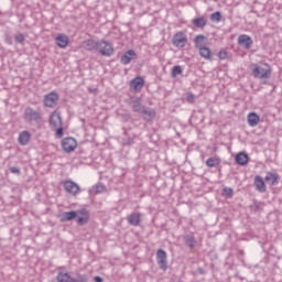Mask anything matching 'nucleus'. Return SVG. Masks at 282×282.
Listing matches in <instances>:
<instances>
[{"instance_id":"f257e3e1","label":"nucleus","mask_w":282,"mask_h":282,"mask_svg":"<svg viewBox=\"0 0 282 282\" xmlns=\"http://www.w3.org/2000/svg\"><path fill=\"white\" fill-rule=\"evenodd\" d=\"M252 74L254 78H270L272 76V67L269 66L268 63L263 64H254L252 68Z\"/></svg>"},{"instance_id":"f03ea898","label":"nucleus","mask_w":282,"mask_h":282,"mask_svg":"<svg viewBox=\"0 0 282 282\" xmlns=\"http://www.w3.org/2000/svg\"><path fill=\"white\" fill-rule=\"evenodd\" d=\"M97 52L101 54V56H113V44L106 40H101L97 42Z\"/></svg>"},{"instance_id":"7ed1b4c3","label":"nucleus","mask_w":282,"mask_h":282,"mask_svg":"<svg viewBox=\"0 0 282 282\" xmlns=\"http://www.w3.org/2000/svg\"><path fill=\"white\" fill-rule=\"evenodd\" d=\"M57 282H87L89 281V278H87V274H78L77 280L72 278L69 273L59 272L56 276Z\"/></svg>"},{"instance_id":"20e7f679","label":"nucleus","mask_w":282,"mask_h":282,"mask_svg":"<svg viewBox=\"0 0 282 282\" xmlns=\"http://www.w3.org/2000/svg\"><path fill=\"white\" fill-rule=\"evenodd\" d=\"M76 147H78V142L72 137L64 138L62 140V149L65 153H72L76 151Z\"/></svg>"},{"instance_id":"39448f33","label":"nucleus","mask_w":282,"mask_h":282,"mask_svg":"<svg viewBox=\"0 0 282 282\" xmlns=\"http://www.w3.org/2000/svg\"><path fill=\"white\" fill-rule=\"evenodd\" d=\"M156 263H158L160 270H163L164 272H166V270H169V261L166 260V251H164L163 249H159L156 251Z\"/></svg>"},{"instance_id":"423d86ee","label":"nucleus","mask_w":282,"mask_h":282,"mask_svg":"<svg viewBox=\"0 0 282 282\" xmlns=\"http://www.w3.org/2000/svg\"><path fill=\"white\" fill-rule=\"evenodd\" d=\"M64 191L73 197H76L80 193V186L74 181H64L63 182Z\"/></svg>"},{"instance_id":"0eeeda50","label":"nucleus","mask_w":282,"mask_h":282,"mask_svg":"<svg viewBox=\"0 0 282 282\" xmlns=\"http://www.w3.org/2000/svg\"><path fill=\"white\" fill-rule=\"evenodd\" d=\"M56 105H58V94L52 91L44 96V107H50L51 109H54Z\"/></svg>"},{"instance_id":"6e6552de","label":"nucleus","mask_w":282,"mask_h":282,"mask_svg":"<svg viewBox=\"0 0 282 282\" xmlns=\"http://www.w3.org/2000/svg\"><path fill=\"white\" fill-rule=\"evenodd\" d=\"M172 43L175 47H186L188 39L186 37V35H184L183 32H177L176 34H174Z\"/></svg>"},{"instance_id":"1a4fd4ad","label":"nucleus","mask_w":282,"mask_h":282,"mask_svg":"<svg viewBox=\"0 0 282 282\" xmlns=\"http://www.w3.org/2000/svg\"><path fill=\"white\" fill-rule=\"evenodd\" d=\"M24 118L25 120H29V122H32L34 120L35 122H41V113L39 111L33 110L31 107H28L24 110Z\"/></svg>"},{"instance_id":"9d476101","label":"nucleus","mask_w":282,"mask_h":282,"mask_svg":"<svg viewBox=\"0 0 282 282\" xmlns=\"http://www.w3.org/2000/svg\"><path fill=\"white\" fill-rule=\"evenodd\" d=\"M78 215L76 217L77 219V226H86V224L89 223V210L86 208L79 209Z\"/></svg>"},{"instance_id":"9b49d317","label":"nucleus","mask_w":282,"mask_h":282,"mask_svg":"<svg viewBox=\"0 0 282 282\" xmlns=\"http://www.w3.org/2000/svg\"><path fill=\"white\" fill-rule=\"evenodd\" d=\"M141 116L144 122H153V120H155L156 112L153 108L145 106L141 112Z\"/></svg>"},{"instance_id":"f8f14e48","label":"nucleus","mask_w":282,"mask_h":282,"mask_svg":"<svg viewBox=\"0 0 282 282\" xmlns=\"http://www.w3.org/2000/svg\"><path fill=\"white\" fill-rule=\"evenodd\" d=\"M130 107L132 108V111H134V113H141L147 106L142 105V98L135 97L131 99Z\"/></svg>"},{"instance_id":"ddd939ff","label":"nucleus","mask_w":282,"mask_h":282,"mask_svg":"<svg viewBox=\"0 0 282 282\" xmlns=\"http://www.w3.org/2000/svg\"><path fill=\"white\" fill-rule=\"evenodd\" d=\"M127 221L130 226L138 227L142 224V214L140 213H132L127 216Z\"/></svg>"},{"instance_id":"4468645a","label":"nucleus","mask_w":282,"mask_h":282,"mask_svg":"<svg viewBox=\"0 0 282 282\" xmlns=\"http://www.w3.org/2000/svg\"><path fill=\"white\" fill-rule=\"evenodd\" d=\"M238 45H240V47H245V50H250L252 47V37L247 34L238 36Z\"/></svg>"},{"instance_id":"2eb2a0df","label":"nucleus","mask_w":282,"mask_h":282,"mask_svg":"<svg viewBox=\"0 0 282 282\" xmlns=\"http://www.w3.org/2000/svg\"><path fill=\"white\" fill-rule=\"evenodd\" d=\"M144 87V78L141 76H137L132 80H130V88L133 89V91H141Z\"/></svg>"},{"instance_id":"dca6fc26","label":"nucleus","mask_w":282,"mask_h":282,"mask_svg":"<svg viewBox=\"0 0 282 282\" xmlns=\"http://www.w3.org/2000/svg\"><path fill=\"white\" fill-rule=\"evenodd\" d=\"M50 124L51 127H54V129H56V127H63V118L59 112L55 111L51 115Z\"/></svg>"},{"instance_id":"f3484780","label":"nucleus","mask_w":282,"mask_h":282,"mask_svg":"<svg viewBox=\"0 0 282 282\" xmlns=\"http://www.w3.org/2000/svg\"><path fill=\"white\" fill-rule=\"evenodd\" d=\"M264 180L270 183V186H276L281 182V176L278 173L268 172Z\"/></svg>"},{"instance_id":"a211bd4d","label":"nucleus","mask_w":282,"mask_h":282,"mask_svg":"<svg viewBox=\"0 0 282 282\" xmlns=\"http://www.w3.org/2000/svg\"><path fill=\"white\" fill-rule=\"evenodd\" d=\"M78 217V212L70 210V212H64L61 215V221L62 224H65V221H74Z\"/></svg>"},{"instance_id":"6ab92c4d","label":"nucleus","mask_w":282,"mask_h":282,"mask_svg":"<svg viewBox=\"0 0 282 282\" xmlns=\"http://www.w3.org/2000/svg\"><path fill=\"white\" fill-rule=\"evenodd\" d=\"M55 43L57 47L65 50V47L69 45V37H67L65 34H59L57 37H55Z\"/></svg>"},{"instance_id":"aec40b11","label":"nucleus","mask_w":282,"mask_h":282,"mask_svg":"<svg viewBox=\"0 0 282 282\" xmlns=\"http://www.w3.org/2000/svg\"><path fill=\"white\" fill-rule=\"evenodd\" d=\"M135 56V51L129 50L121 56L120 61L122 65H129V63H131V61H133Z\"/></svg>"},{"instance_id":"412c9836","label":"nucleus","mask_w":282,"mask_h":282,"mask_svg":"<svg viewBox=\"0 0 282 282\" xmlns=\"http://www.w3.org/2000/svg\"><path fill=\"white\" fill-rule=\"evenodd\" d=\"M30 138H32V134L24 130L19 134L18 142L21 144V147H25L30 142Z\"/></svg>"},{"instance_id":"4be33fe9","label":"nucleus","mask_w":282,"mask_h":282,"mask_svg":"<svg viewBox=\"0 0 282 282\" xmlns=\"http://www.w3.org/2000/svg\"><path fill=\"white\" fill-rule=\"evenodd\" d=\"M83 47L87 50V52H94V50H98V42L93 39L85 40L83 42Z\"/></svg>"},{"instance_id":"5701e85b","label":"nucleus","mask_w":282,"mask_h":282,"mask_svg":"<svg viewBox=\"0 0 282 282\" xmlns=\"http://www.w3.org/2000/svg\"><path fill=\"white\" fill-rule=\"evenodd\" d=\"M261 120V117L257 115V112H250L247 117V122L249 127H257L259 124V121Z\"/></svg>"},{"instance_id":"b1692460","label":"nucleus","mask_w":282,"mask_h":282,"mask_svg":"<svg viewBox=\"0 0 282 282\" xmlns=\"http://www.w3.org/2000/svg\"><path fill=\"white\" fill-rule=\"evenodd\" d=\"M248 154L246 152H239L236 156H235V161L237 164H239V166H246V164H248Z\"/></svg>"},{"instance_id":"393cba45","label":"nucleus","mask_w":282,"mask_h":282,"mask_svg":"<svg viewBox=\"0 0 282 282\" xmlns=\"http://www.w3.org/2000/svg\"><path fill=\"white\" fill-rule=\"evenodd\" d=\"M198 51L202 58H205L206 61H213V52L210 48H208V46L199 47Z\"/></svg>"},{"instance_id":"a878e982","label":"nucleus","mask_w":282,"mask_h":282,"mask_svg":"<svg viewBox=\"0 0 282 282\" xmlns=\"http://www.w3.org/2000/svg\"><path fill=\"white\" fill-rule=\"evenodd\" d=\"M219 164H221V159L218 156H212L206 160V166H208V169H217Z\"/></svg>"},{"instance_id":"bb28decb","label":"nucleus","mask_w":282,"mask_h":282,"mask_svg":"<svg viewBox=\"0 0 282 282\" xmlns=\"http://www.w3.org/2000/svg\"><path fill=\"white\" fill-rule=\"evenodd\" d=\"M254 186L259 193H265V181H263V177L261 176H256L254 178Z\"/></svg>"},{"instance_id":"cd10ccee","label":"nucleus","mask_w":282,"mask_h":282,"mask_svg":"<svg viewBox=\"0 0 282 282\" xmlns=\"http://www.w3.org/2000/svg\"><path fill=\"white\" fill-rule=\"evenodd\" d=\"M206 41H208V39L205 35L203 34L196 35L194 39V45L196 50H199V47H204Z\"/></svg>"},{"instance_id":"c85d7f7f","label":"nucleus","mask_w":282,"mask_h":282,"mask_svg":"<svg viewBox=\"0 0 282 282\" xmlns=\"http://www.w3.org/2000/svg\"><path fill=\"white\" fill-rule=\"evenodd\" d=\"M194 28H199L200 30H204V28H206V18L204 17H199V18H195L192 21Z\"/></svg>"},{"instance_id":"c756f323","label":"nucleus","mask_w":282,"mask_h":282,"mask_svg":"<svg viewBox=\"0 0 282 282\" xmlns=\"http://www.w3.org/2000/svg\"><path fill=\"white\" fill-rule=\"evenodd\" d=\"M184 241H185V246H187L188 248H191V250H193V248H195V243H197V240H195V236L193 235H186L184 236Z\"/></svg>"},{"instance_id":"7c9ffc66","label":"nucleus","mask_w":282,"mask_h":282,"mask_svg":"<svg viewBox=\"0 0 282 282\" xmlns=\"http://www.w3.org/2000/svg\"><path fill=\"white\" fill-rule=\"evenodd\" d=\"M91 192L95 193V195L105 193V185L98 183L97 185L93 186Z\"/></svg>"},{"instance_id":"2f4dec72","label":"nucleus","mask_w":282,"mask_h":282,"mask_svg":"<svg viewBox=\"0 0 282 282\" xmlns=\"http://www.w3.org/2000/svg\"><path fill=\"white\" fill-rule=\"evenodd\" d=\"M210 21H216V23H219L221 21V12L216 11L210 14Z\"/></svg>"},{"instance_id":"473e14b6","label":"nucleus","mask_w":282,"mask_h":282,"mask_svg":"<svg viewBox=\"0 0 282 282\" xmlns=\"http://www.w3.org/2000/svg\"><path fill=\"white\" fill-rule=\"evenodd\" d=\"M182 74V66L176 65L172 68V78H175Z\"/></svg>"},{"instance_id":"72a5a7b5","label":"nucleus","mask_w":282,"mask_h":282,"mask_svg":"<svg viewBox=\"0 0 282 282\" xmlns=\"http://www.w3.org/2000/svg\"><path fill=\"white\" fill-rule=\"evenodd\" d=\"M223 195H225V197H226L227 199H231V197H232V195H234L232 188H230V187H225V188L223 189Z\"/></svg>"},{"instance_id":"f704fd0d","label":"nucleus","mask_w":282,"mask_h":282,"mask_svg":"<svg viewBox=\"0 0 282 282\" xmlns=\"http://www.w3.org/2000/svg\"><path fill=\"white\" fill-rule=\"evenodd\" d=\"M14 40L20 43V45H23V43H25V35H23V33H18L14 35Z\"/></svg>"},{"instance_id":"c9c22d12","label":"nucleus","mask_w":282,"mask_h":282,"mask_svg":"<svg viewBox=\"0 0 282 282\" xmlns=\"http://www.w3.org/2000/svg\"><path fill=\"white\" fill-rule=\"evenodd\" d=\"M186 100L189 105H193V102H195V95L193 93H187Z\"/></svg>"},{"instance_id":"e433bc0d","label":"nucleus","mask_w":282,"mask_h":282,"mask_svg":"<svg viewBox=\"0 0 282 282\" xmlns=\"http://www.w3.org/2000/svg\"><path fill=\"white\" fill-rule=\"evenodd\" d=\"M9 171L13 173V175H21V169H19L18 166H10Z\"/></svg>"},{"instance_id":"4c0bfd02","label":"nucleus","mask_w":282,"mask_h":282,"mask_svg":"<svg viewBox=\"0 0 282 282\" xmlns=\"http://www.w3.org/2000/svg\"><path fill=\"white\" fill-rule=\"evenodd\" d=\"M218 58H219L220 61H226V58H228V52H226V51H220V52L218 53Z\"/></svg>"},{"instance_id":"58836bf2","label":"nucleus","mask_w":282,"mask_h":282,"mask_svg":"<svg viewBox=\"0 0 282 282\" xmlns=\"http://www.w3.org/2000/svg\"><path fill=\"white\" fill-rule=\"evenodd\" d=\"M56 138H63V126H59L55 132Z\"/></svg>"},{"instance_id":"ea45409f","label":"nucleus","mask_w":282,"mask_h":282,"mask_svg":"<svg viewBox=\"0 0 282 282\" xmlns=\"http://www.w3.org/2000/svg\"><path fill=\"white\" fill-rule=\"evenodd\" d=\"M94 281H95V282H104V280H102V278H101L100 275H96V276L94 278Z\"/></svg>"},{"instance_id":"a19ab883","label":"nucleus","mask_w":282,"mask_h":282,"mask_svg":"<svg viewBox=\"0 0 282 282\" xmlns=\"http://www.w3.org/2000/svg\"><path fill=\"white\" fill-rule=\"evenodd\" d=\"M198 272H199V274H204V269L198 268Z\"/></svg>"},{"instance_id":"79ce46f5","label":"nucleus","mask_w":282,"mask_h":282,"mask_svg":"<svg viewBox=\"0 0 282 282\" xmlns=\"http://www.w3.org/2000/svg\"><path fill=\"white\" fill-rule=\"evenodd\" d=\"M128 143H129V144H133V139H129V140H128Z\"/></svg>"}]
</instances>
